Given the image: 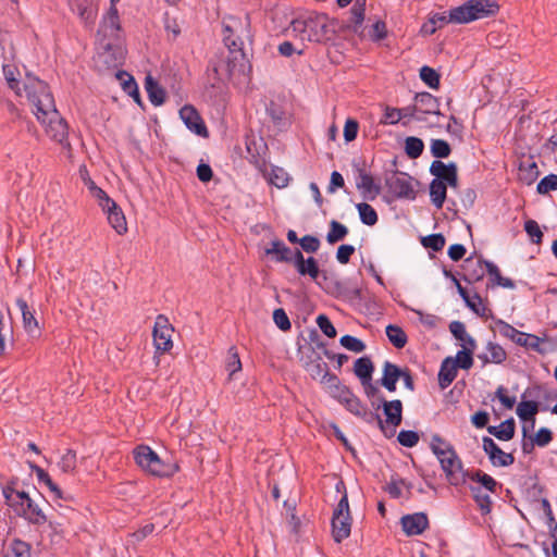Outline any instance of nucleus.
Masks as SVG:
<instances>
[{"label":"nucleus","mask_w":557,"mask_h":557,"mask_svg":"<svg viewBox=\"0 0 557 557\" xmlns=\"http://www.w3.org/2000/svg\"><path fill=\"white\" fill-rule=\"evenodd\" d=\"M539 412V405L536 401L527 400L521 401L516 409V413L522 421H531L532 426L535 422V416Z\"/></svg>","instance_id":"nucleus-37"},{"label":"nucleus","mask_w":557,"mask_h":557,"mask_svg":"<svg viewBox=\"0 0 557 557\" xmlns=\"http://www.w3.org/2000/svg\"><path fill=\"white\" fill-rule=\"evenodd\" d=\"M285 33L288 37L298 39L302 46L306 42H322L329 38V18L321 13H306L292 20Z\"/></svg>","instance_id":"nucleus-2"},{"label":"nucleus","mask_w":557,"mask_h":557,"mask_svg":"<svg viewBox=\"0 0 557 557\" xmlns=\"http://www.w3.org/2000/svg\"><path fill=\"white\" fill-rule=\"evenodd\" d=\"M431 152L436 158H447L450 153V146L443 139H433L431 143Z\"/></svg>","instance_id":"nucleus-57"},{"label":"nucleus","mask_w":557,"mask_h":557,"mask_svg":"<svg viewBox=\"0 0 557 557\" xmlns=\"http://www.w3.org/2000/svg\"><path fill=\"white\" fill-rule=\"evenodd\" d=\"M524 231L527 232V234L529 235V237L531 238V240L534 244H540L542 242L543 233H542L540 225L536 221H534V220L525 221Z\"/></svg>","instance_id":"nucleus-59"},{"label":"nucleus","mask_w":557,"mask_h":557,"mask_svg":"<svg viewBox=\"0 0 557 557\" xmlns=\"http://www.w3.org/2000/svg\"><path fill=\"white\" fill-rule=\"evenodd\" d=\"M484 265L491 276L493 284L504 288H515V283L510 278L502 276L500 271L496 264L490 261H484Z\"/></svg>","instance_id":"nucleus-38"},{"label":"nucleus","mask_w":557,"mask_h":557,"mask_svg":"<svg viewBox=\"0 0 557 557\" xmlns=\"http://www.w3.org/2000/svg\"><path fill=\"white\" fill-rule=\"evenodd\" d=\"M317 324L325 336H327L330 338H333L336 336V329L334 327L333 323L330 321V319L326 315H324V314L318 315Z\"/></svg>","instance_id":"nucleus-63"},{"label":"nucleus","mask_w":557,"mask_h":557,"mask_svg":"<svg viewBox=\"0 0 557 557\" xmlns=\"http://www.w3.org/2000/svg\"><path fill=\"white\" fill-rule=\"evenodd\" d=\"M69 5L85 25L94 24L98 11L97 0H69Z\"/></svg>","instance_id":"nucleus-16"},{"label":"nucleus","mask_w":557,"mask_h":557,"mask_svg":"<svg viewBox=\"0 0 557 557\" xmlns=\"http://www.w3.org/2000/svg\"><path fill=\"white\" fill-rule=\"evenodd\" d=\"M356 187L361 193L363 198L369 200L375 199L381 193V187L374 182L372 175L361 169L358 170Z\"/></svg>","instance_id":"nucleus-19"},{"label":"nucleus","mask_w":557,"mask_h":557,"mask_svg":"<svg viewBox=\"0 0 557 557\" xmlns=\"http://www.w3.org/2000/svg\"><path fill=\"white\" fill-rule=\"evenodd\" d=\"M364 5L366 0H357L354 4V7L350 10L351 13V23L354 24L355 28L357 26H360L364 20Z\"/></svg>","instance_id":"nucleus-60"},{"label":"nucleus","mask_w":557,"mask_h":557,"mask_svg":"<svg viewBox=\"0 0 557 557\" xmlns=\"http://www.w3.org/2000/svg\"><path fill=\"white\" fill-rule=\"evenodd\" d=\"M332 391V396L338 399L343 405L345 404V399H349L352 396V393L346 387L343 386L338 379L336 377V383H327Z\"/></svg>","instance_id":"nucleus-58"},{"label":"nucleus","mask_w":557,"mask_h":557,"mask_svg":"<svg viewBox=\"0 0 557 557\" xmlns=\"http://www.w3.org/2000/svg\"><path fill=\"white\" fill-rule=\"evenodd\" d=\"M403 531L408 535H419L429 527V519L423 512L404 516L400 519Z\"/></svg>","instance_id":"nucleus-18"},{"label":"nucleus","mask_w":557,"mask_h":557,"mask_svg":"<svg viewBox=\"0 0 557 557\" xmlns=\"http://www.w3.org/2000/svg\"><path fill=\"white\" fill-rule=\"evenodd\" d=\"M469 478L472 482L481 484L488 492L493 493L496 490L497 482L487 473L478 470L470 474Z\"/></svg>","instance_id":"nucleus-46"},{"label":"nucleus","mask_w":557,"mask_h":557,"mask_svg":"<svg viewBox=\"0 0 557 557\" xmlns=\"http://www.w3.org/2000/svg\"><path fill=\"white\" fill-rule=\"evenodd\" d=\"M133 455L137 466L151 475L171 476L178 471L176 463L164 462L158 454L147 445L137 446Z\"/></svg>","instance_id":"nucleus-4"},{"label":"nucleus","mask_w":557,"mask_h":557,"mask_svg":"<svg viewBox=\"0 0 557 557\" xmlns=\"http://www.w3.org/2000/svg\"><path fill=\"white\" fill-rule=\"evenodd\" d=\"M351 517L348 497L346 494L339 499L332 518V535L335 542L341 543L350 535Z\"/></svg>","instance_id":"nucleus-5"},{"label":"nucleus","mask_w":557,"mask_h":557,"mask_svg":"<svg viewBox=\"0 0 557 557\" xmlns=\"http://www.w3.org/2000/svg\"><path fill=\"white\" fill-rule=\"evenodd\" d=\"M478 358L480 360H482L483 366H485L487 363L499 364L506 360L507 354L500 345L495 344V343H488L486 345V352L480 354L478 356Z\"/></svg>","instance_id":"nucleus-26"},{"label":"nucleus","mask_w":557,"mask_h":557,"mask_svg":"<svg viewBox=\"0 0 557 557\" xmlns=\"http://www.w3.org/2000/svg\"><path fill=\"white\" fill-rule=\"evenodd\" d=\"M100 49L97 53L98 65L116 67L124 58V51L117 42L100 39Z\"/></svg>","instance_id":"nucleus-9"},{"label":"nucleus","mask_w":557,"mask_h":557,"mask_svg":"<svg viewBox=\"0 0 557 557\" xmlns=\"http://www.w3.org/2000/svg\"><path fill=\"white\" fill-rule=\"evenodd\" d=\"M180 116L190 132L201 137L208 136V129L194 107L184 106L180 110Z\"/></svg>","instance_id":"nucleus-15"},{"label":"nucleus","mask_w":557,"mask_h":557,"mask_svg":"<svg viewBox=\"0 0 557 557\" xmlns=\"http://www.w3.org/2000/svg\"><path fill=\"white\" fill-rule=\"evenodd\" d=\"M388 190L397 198L413 200L417 196L412 178L405 173H394L386 178Z\"/></svg>","instance_id":"nucleus-7"},{"label":"nucleus","mask_w":557,"mask_h":557,"mask_svg":"<svg viewBox=\"0 0 557 557\" xmlns=\"http://www.w3.org/2000/svg\"><path fill=\"white\" fill-rule=\"evenodd\" d=\"M382 408L386 417L385 422L393 428L401 423L403 417V403L399 399L385 400L382 399Z\"/></svg>","instance_id":"nucleus-22"},{"label":"nucleus","mask_w":557,"mask_h":557,"mask_svg":"<svg viewBox=\"0 0 557 557\" xmlns=\"http://www.w3.org/2000/svg\"><path fill=\"white\" fill-rule=\"evenodd\" d=\"M173 327L166 317L160 314L157 317L153 327V343L158 351H169L172 344Z\"/></svg>","instance_id":"nucleus-10"},{"label":"nucleus","mask_w":557,"mask_h":557,"mask_svg":"<svg viewBox=\"0 0 557 557\" xmlns=\"http://www.w3.org/2000/svg\"><path fill=\"white\" fill-rule=\"evenodd\" d=\"M115 76L125 92L138 97L137 84L132 75L124 71H117Z\"/></svg>","instance_id":"nucleus-42"},{"label":"nucleus","mask_w":557,"mask_h":557,"mask_svg":"<svg viewBox=\"0 0 557 557\" xmlns=\"http://www.w3.org/2000/svg\"><path fill=\"white\" fill-rule=\"evenodd\" d=\"M347 234H348V228L344 224H342L335 220H332L330 222V231L326 235V240L329 244L333 245V244L344 239Z\"/></svg>","instance_id":"nucleus-41"},{"label":"nucleus","mask_w":557,"mask_h":557,"mask_svg":"<svg viewBox=\"0 0 557 557\" xmlns=\"http://www.w3.org/2000/svg\"><path fill=\"white\" fill-rule=\"evenodd\" d=\"M453 446L444 441L438 435H434L431 441V449L436 457L445 455L448 449H451Z\"/></svg>","instance_id":"nucleus-62"},{"label":"nucleus","mask_w":557,"mask_h":557,"mask_svg":"<svg viewBox=\"0 0 557 557\" xmlns=\"http://www.w3.org/2000/svg\"><path fill=\"white\" fill-rule=\"evenodd\" d=\"M447 186L449 185L441 180H433L430 184L431 201L437 209H441L444 205Z\"/></svg>","instance_id":"nucleus-35"},{"label":"nucleus","mask_w":557,"mask_h":557,"mask_svg":"<svg viewBox=\"0 0 557 557\" xmlns=\"http://www.w3.org/2000/svg\"><path fill=\"white\" fill-rule=\"evenodd\" d=\"M373 371L374 367L369 357H361L356 360L354 372L359 377L361 384H368L372 380Z\"/></svg>","instance_id":"nucleus-31"},{"label":"nucleus","mask_w":557,"mask_h":557,"mask_svg":"<svg viewBox=\"0 0 557 557\" xmlns=\"http://www.w3.org/2000/svg\"><path fill=\"white\" fill-rule=\"evenodd\" d=\"M499 5L494 0H469L450 10V20L455 24H467L475 20L495 15Z\"/></svg>","instance_id":"nucleus-3"},{"label":"nucleus","mask_w":557,"mask_h":557,"mask_svg":"<svg viewBox=\"0 0 557 557\" xmlns=\"http://www.w3.org/2000/svg\"><path fill=\"white\" fill-rule=\"evenodd\" d=\"M1 557H30V546L21 540H7L2 544Z\"/></svg>","instance_id":"nucleus-20"},{"label":"nucleus","mask_w":557,"mask_h":557,"mask_svg":"<svg viewBox=\"0 0 557 557\" xmlns=\"http://www.w3.org/2000/svg\"><path fill=\"white\" fill-rule=\"evenodd\" d=\"M14 511L33 524L40 525L47 522V517L42 509L29 497L28 494H26L24 498L18 503V505L14 508Z\"/></svg>","instance_id":"nucleus-11"},{"label":"nucleus","mask_w":557,"mask_h":557,"mask_svg":"<svg viewBox=\"0 0 557 557\" xmlns=\"http://www.w3.org/2000/svg\"><path fill=\"white\" fill-rule=\"evenodd\" d=\"M267 255L275 256L277 261H292V250L282 242H271V247L265 249Z\"/></svg>","instance_id":"nucleus-39"},{"label":"nucleus","mask_w":557,"mask_h":557,"mask_svg":"<svg viewBox=\"0 0 557 557\" xmlns=\"http://www.w3.org/2000/svg\"><path fill=\"white\" fill-rule=\"evenodd\" d=\"M484 261L474 260L473 258L466 259L463 278L468 282L480 281L484 276Z\"/></svg>","instance_id":"nucleus-28"},{"label":"nucleus","mask_w":557,"mask_h":557,"mask_svg":"<svg viewBox=\"0 0 557 557\" xmlns=\"http://www.w3.org/2000/svg\"><path fill=\"white\" fill-rule=\"evenodd\" d=\"M58 467L64 473L73 472L76 468V454L72 449H67L64 455H62L60 461L58 462Z\"/></svg>","instance_id":"nucleus-49"},{"label":"nucleus","mask_w":557,"mask_h":557,"mask_svg":"<svg viewBox=\"0 0 557 557\" xmlns=\"http://www.w3.org/2000/svg\"><path fill=\"white\" fill-rule=\"evenodd\" d=\"M482 447L495 467H508L515 462V457L503 451L491 437H483Z\"/></svg>","instance_id":"nucleus-14"},{"label":"nucleus","mask_w":557,"mask_h":557,"mask_svg":"<svg viewBox=\"0 0 557 557\" xmlns=\"http://www.w3.org/2000/svg\"><path fill=\"white\" fill-rule=\"evenodd\" d=\"M297 272L300 275H308L312 280H317L320 273L317 260L313 257H309L307 260H305L304 265L298 267Z\"/></svg>","instance_id":"nucleus-51"},{"label":"nucleus","mask_w":557,"mask_h":557,"mask_svg":"<svg viewBox=\"0 0 557 557\" xmlns=\"http://www.w3.org/2000/svg\"><path fill=\"white\" fill-rule=\"evenodd\" d=\"M403 370H400L396 364L385 361L383 366V376L381 379V384L389 392L396 391V383L401 377Z\"/></svg>","instance_id":"nucleus-25"},{"label":"nucleus","mask_w":557,"mask_h":557,"mask_svg":"<svg viewBox=\"0 0 557 557\" xmlns=\"http://www.w3.org/2000/svg\"><path fill=\"white\" fill-rule=\"evenodd\" d=\"M539 177V169L535 162L532 160L522 161L518 170V178L523 184L530 186Z\"/></svg>","instance_id":"nucleus-30"},{"label":"nucleus","mask_w":557,"mask_h":557,"mask_svg":"<svg viewBox=\"0 0 557 557\" xmlns=\"http://www.w3.org/2000/svg\"><path fill=\"white\" fill-rule=\"evenodd\" d=\"M24 90L33 113L45 126L47 135L63 148L70 149L67 124L57 110L48 85L38 77L28 75L24 82Z\"/></svg>","instance_id":"nucleus-1"},{"label":"nucleus","mask_w":557,"mask_h":557,"mask_svg":"<svg viewBox=\"0 0 557 557\" xmlns=\"http://www.w3.org/2000/svg\"><path fill=\"white\" fill-rule=\"evenodd\" d=\"M515 428L516 424L513 419H508L502 422L499 425L488 426L487 432L500 441H510L515 435Z\"/></svg>","instance_id":"nucleus-33"},{"label":"nucleus","mask_w":557,"mask_h":557,"mask_svg":"<svg viewBox=\"0 0 557 557\" xmlns=\"http://www.w3.org/2000/svg\"><path fill=\"white\" fill-rule=\"evenodd\" d=\"M305 368L312 379L319 380L323 384L336 383V376L329 372L327 363L315 352H312Z\"/></svg>","instance_id":"nucleus-13"},{"label":"nucleus","mask_w":557,"mask_h":557,"mask_svg":"<svg viewBox=\"0 0 557 557\" xmlns=\"http://www.w3.org/2000/svg\"><path fill=\"white\" fill-rule=\"evenodd\" d=\"M386 336L389 339V342L396 347V348H403L407 344V335L397 325L389 324L386 326Z\"/></svg>","instance_id":"nucleus-40"},{"label":"nucleus","mask_w":557,"mask_h":557,"mask_svg":"<svg viewBox=\"0 0 557 557\" xmlns=\"http://www.w3.org/2000/svg\"><path fill=\"white\" fill-rule=\"evenodd\" d=\"M397 440L405 447H413L419 442V435L414 431L403 430L399 432Z\"/></svg>","instance_id":"nucleus-64"},{"label":"nucleus","mask_w":557,"mask_h":557,"mask_svg":"<svg viewBox=\"0 0 557 557\" xmlns=\"http://www.w3.org/2000/svg\"><path fill=\"white\" fill-rule=\"evenodd\" d=\"M445 237L442 234H432L422 238V245L433 251H441L445 246Z\"/></svg>","instance_id":"nucleus-53"},{"label":"nucleus","mask_w":557,"mask_h":557,"mask_svg":"<svg viewBox=\"0 0 557 557\" xmlns=\"http://www.w3.org/2000/svg\"><path fill=\"white\" fill-rule=\"evenodd\" d=\"M411 115H416L417 121H426V115L440 116V102L430 92H420L414 97Z\"/></svg>","instance_id":"nucleus-8"},{"label":"nucleus","mask_w":557,"mask_h":557,"mask_svg":"<svg viewBox=\"0 0 557 557\" xmlns=\"http://www.w3.org/2000/svg\"><path fill=\"white\" fill-rule=\"evenodd\" d=\"M437 459L450 485L460 486L466 482L467 474L454 447L448 449L445 455L437 457Z\"/></svg>","instance_id":"nucleus-6"},{"label":"nucleus","mask_w":557,"mask_h":557,"mask_svg":"<svg viewBox=\"0 0 557 557\" xmlns=\"http://www.w3.org/2000/svg\"><path fill=\"white\" fill-rule=\"evenodd\" d=\"M2 494L8 505L14 509L27 493L16 491L11 486H5L2 490Z\"/></svg>","instance_id":"nucleus-54"},{"label":"nucleus","mask_w":557,"mask_h":557,"mask_svg":"<svg viewBox=\"0 0 557 557\" xmlns=\"http://www.w3.org/2000/svg\"><path fill=\"white\" fill-rule=\"evenodd\" d=\"M519 335L520 336H518L515 342L517 345L531 348L535 351L541 350L540 345L542 343V339L539 336L533 335V334H528L524 332H520Z\"/></svg>","instance_id":"nucleus-48"},{"label":"nucleus","mask_w":557,"mask_h":557,"mask_svg":"<svg viewBox=\"0 0 557 557\" xmlns=\"http://www.w3.org/2000/svg\"><path fill=\"white\" fill-rule=\"evenodd\" d=\"M449 330L451 334L460 342H462V347H468L470 350H474L475 341L472 336H470L465 327V324L459 321H454L449 325Z\"/></svg>","instance_id":"nucleus-36"},{"label":"nucleus","mask_w":557,"mask_h":557,"mask_svg":"<svg viewBox=\"0 0 557 557\" xmlns=\"http://www.w3.org/2000/svg\"><path fill=\"white\" fill-rule=\"evenodd\" d=\"M218 82H224L233 76V67H230V62L225 55L220 57L216 61H212L209 67Z\"/></svg>","instance_id":"nucleus-32"},{"label":"nucleus","mask_w":557,"mask_h":557,"mask_svg":"<svg viewBox=\"0 0 557 557\" xmlns=\"http://www.w3.org/2000/svg\"><path fill=\"white\" fill-rule=\"evenodd\" d=\"M16 306L21 310L22 318H23V326H24L25 331L28 334H35L36 332H38V330H39L38 321L34 315V311L29 309L27 302L24 299L18 298L16 300Z\"/></svg>","instance_id":"nucleus-27"},{"label":"nucleus","mask_w":557,"mask_h":557,"mask_svg":"<svg viewBox=\"0 0 557 557\" xmlns=\"http://www.w3.org/2000/svg\"><path fill=\"white\" fill-rule=\"evenodd\" d=\"M339 343L344 348L354 352H362L366 349L364 343L351 335L342 336Z\"/></svg>","instance_id":"nucleus-50"},{"label":"nucleus","mask_w":557,"mask_h":557,"mask_svg":"<svg viewBox=\"0 0 557 557\" xmlns=\"http://www.w3.org/2000/svg\"><path fill=\"white\" fill-rule=\"evenodd\" d=\"M470 490L473 493L475 502L478 503L482 512H484V513L490 512L492 502H491V497L488 496V494L482 493L480 487H476V486H471Z\"/></svg>","instance_id":"nucleus-56"},{"label":"nucleus","mask_w":557,"mask_h":557,"mask_svg":"<svg viewBox=\"0 0 557 557\" xmlns=\"http://www.w3.org/2000/svg\"><path fill=\"white\" fill-rule=\"evenodd\" d=\"M472 354L473 350H470L468 347L459 350L456 355V359L454 360L457 364V368L469 370L473 364Z\"/></svg>","instance_id":"nucleus-52"},{"label":"nucleus","mask_w":557,"mask_h":557,"mask_svg":"<svg viewBox=\"0 0 557 557\" xmlns=\"http://www.w3.org/2000/svg\"><path fill=\"white\" fill-rule=\"evenodd\" d=\"M356 208L363 224L372 226L377 222V214L370 205L361 202Z\"/></svg>","instance_id":"nucleus-45"},{"label":"nucleus","mask_w":557,"mask_h":557,"mask_svg":"<svg viewBox=\"0 0 557 557\" xmlns=\"http://www.w3.org/2000/svg\"><path fill=\"white\" fill-rule=\"evenodd\" d=\"M102 211L107 214L109 224L117 234L123 235L127 232L125 215L116 202H114V209L110 206L109 209H104Z\"/></svg>","instance_id":"nucleus-23"},{"label":"nucleus","mask_w":557,"mask_h":557,"mask_svg":"<svg viewBox=\"0 0 557 557\" xmlns=\"http://www.w3.org/2000/svg\"><path fill=\"white\" fill-rule=\"evenodd\" d=\"M457 376V364L451 357L443 360L438 372V384L441 388L448 387Z\"/></svg>","instance_id":"nucleus-24"},{"label":"nucleus","mask_w":557,"mask_h":557,"mask_svg":"<svg viewBox=\"0 0 557 557\" xmlns=\"http://www.w3.org/2000/svg\"><path fill=\"white\" fill-rule=\"evenodd\" d=\"M539 194H547L552 190H557V175L549 174L542 178L536 186Z\"/></svg>","instance_id":"nucleus-61"},{"label":"nucleus","mask_w":557,"mask_h":557,"mask_svg":"<svg viewBox=\"0 0 557 557\" xmlns=\"http://www.w3.org/2000/svg\"><path fill=\"white\" fill-rule=\"evenodd\" d=\"M269 182L277 188H284L289 183V175L284 169L273 166L269 173Z\"/></svg>","instance_id":"nucleus-44"},{"label":"nucleus","mask_w":557,"mask_h":557,"mask_svg":"<svg viewBox=\"0 0 557 557\" xmlns=\"http://www.w3.org/2000/svg\"><path fill=\"white\" fill-rule=\"evenodd\" d=\"M430 172L433 176H435L434 180H441L442 182L448 184L450 187H457L458 176L457 166L455 163L451 162L446 164L440 160H435L430 166Z\"/></svg>","instance_id":"nucleus-17"},{"label":"nucleus","mask_w":557,"mask_h":557,"mask_svg":"<svg viewBox=\"0 0 557 557\" xmlns=\"http://www.w3.org/2000/svg\"><path fill=\"white\" fill-rule=\"evenodd\" d=\"M120 29L121 26L116 5H110L109 11L102 18L98 33L102 36L101 39L116 42Z\"/></svg>","instance_id":"nucleus-12"},{"label":"nucleus","mask_w":557,"mask_h":557,"mask_svg":"<svg viewBox=\"0 0 557 557\" xmlns=\"http://www.w3.org/2000/svg\"><path fill=\"white\" fill-rule=\"evenodd\" d=\"M3 75H4V78L9 85V87L15 91V94L18 96V97H22L23 95H25V90H24V83H20L17 76L20 75L17 69L14 66V65H11V64H5L3 65ZM29 74H27L25 77H27ZM26 78H24L23 82H25Z\"/></svg>","instance_id":"nucleus-29"},{"label":"nucleus","mask_w":557,"mask_h":557,"mask_svg":"<svg viewBox=\"0 0 557 557\" xmlns=\"http://www.w3.org/2000/svg\"><path fill=\"white\" fill-rule=\"evenodd\" d=\"M424 149L423 141L418 137H407L405 140V152L411 159L419 158Z\"/></svg>","instance_id":"nucleus-43"},{"label":"nucleus","mask_w":557,"mask_h":557,"mask_svg":"<svg viewBox=\"0 0 557 557\" xmlns=\"http://www.w3.org/2000/svg\"><path fill=\"white\" fill-rule=\"evenodd\" d=\"M237 21L234 17H230L223 24L224 29V44L228 48V52H239L242 51L240 46L242 41H239L238 36L235 34L238 32Z\"/></svg>","instance_id":"nucleus-21"},{"label":"nucleus","mask_w":557,"mask_h":557,"mask_svg":"<svg viewBox=\"0 0 557 557\" xmlns=\"http://www.w3.org/2000/svg\"><path fill=\"white\" fill-rule=\"evenodd\" d=\"M145 88L152 104L161 106L164 102L165 91L150 75L146 77Z\"/></svg>","instance_id":"nucleus-34"},{"label":"nucleus","mask_w":557,"mask_h":557,"mask_svg":"<svg viewBox=\"0 0 557 557\" xmlns=\"http://www.w3.org/2000/svg\"><path fill=\"white\" fill-rule=\"evenodd\" d=\"M242 370V362L239 356L234 347L230 348L228 357L226 362V371L228 372L230 377H232L236 372Z\"/></svg>","instance_id":"nucleus-55"},{"label":"nucleus","mask_w":557,"mask_h":557,"mask_svg":"<svg viewBox=\"0 0 557 557\" xmlns=\"http://www.w3.org/2000/svg\"><path fill=\"white\" fill-rule=\"evenodd\" d=\"M420 78L430 88L437 89L440 86V75L434 69L430 66L424 65L420 69Z\"/></svg>","instance_id":"nucleus-47"}]
</instances>
